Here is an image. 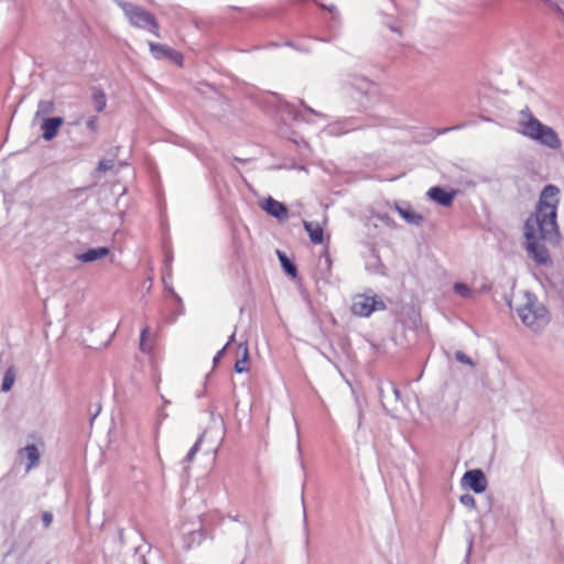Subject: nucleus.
<instances>
[{
    "mask_svg": "<svg viewBox=\"0 0 564 564\" xmlns=\"http://www.w3.org/2000/svg\"><path fill=\"white\" fill-rule=\"evenodd\" d=\"M21 455H25L28 459L26 470H30L32 467L36 466L40 460V453L35 445H28L20 451Z\"/></svg>",
    "mask_w": 564,
    "mask_h": 564,
    "instance_id": "13",
    "label": "nucleus"
},
{
    "mask_svg": "<svg viewBox=\"0 0 564 564\" xmlns=\"http://www.w3.org/2000/svg\"><path fill=\"white\" fill-rule=\"evenodd\" d=\"M518 131L522 135L553 150L560 149L562 145L561 139L555 130L542 123L529 110L520 112Z\"/></svg>",
    "mask_w": 564,
    "mask_h": 564,
    "instance_id": "2",
    "label": "nucleus"
},
{
    "mask_svg": "<svg viewBox=\"0 0 564 564\" xmlns=\"http://www.w3.org/2000/svg\"><path fill=\"white\" fill-rule=\"evenodd\" d=\"M95 108L98 112L104 111L107 105L106 95L101 90H97L93 96Z\"/></svg>",
    "mask_w": 564,
    "mask_h": 564,
    "instance_id": "19",
    "label": "nucleus"
},
{
    "mask_svg": "<svg viewBox=\"0 0 564 564\" xmlns=\"http://www.w3.org/2000/svg\"><path fill=\"white\" fill-rule=\"evenodd\" d=\"M235 371L237 373H243L249 371V354L246 347L242 350L241 358L235 362Z\"/></svg>",
    "mask_w": 564,
    "mask_h": 564,
    "instance_id": "18",
    "label": "nucleus"
},
{
    "mask_svg": "<svg viewBox=\"0 0 564 564\" xmlns=\"http://www.w3.org/2000/svg\"><path fill=\"white\" fill-rule=\"evenodd\" d=\"M108 253H109V249L108 248L99 247V248L87 250L86 252H84L80 256H78V259L82 262H93V261H96L98 259H102Z\"/></svg>",
    "mask_w": 564,
    "mask_h": 564,
    "instance_id": "12",
    "label": "nucleus"
},
{
    "mask_svg": "<svg viewBox=\"0 0 564 564\" xmlns=\"http://www.w3.org/2000/svg\"><path fill=\"white\" fill-rule=\"evenodd\" d=\"M278 257L281 262L283 270L292 278H296L297 269L296 265L285 256V253L278 251Z\"/></svg>",
    "mask_w": 564,
    "mask_h": 564,
    "instance_id": "15",
    "label": "nucleus"
},
{
    "mask_svg": "<svg viewBox=\"0 0 564 564\" xmlns=\"http://www.w3.org/2000/svg\"><path fill=\"white\" fill-rule=\"evenodd\" d=\"M517 313L524 325L533 330H539L547 325L549 312L535 296L524 295V302L517 307Z\"/></svg>",
    "mask_w": 564,
    "mask_h": 564,
    "instance_id": "3",
    "label": "nucleus"
},
{
    "mask_svg": "<svg viewBox=\"0 0 564 564\" xmlns=\"http://www.w3.org/2000/svg\"><path fill=\"white\" fill-rule=\"evenodd\" d=\"M454 290L457 294H459L463 297H468L470 295L469 288L464 283H455Z\"/></svg>",
    "mask_w": 564,
    "mask_h": 564,
    "instance_id": "22",
    "label": "nucleus"
},
{
    "mask_svg": "<svg viewBox=\"0 0 564 564\" xmlns=\"http://www.w3.org/2000/svg\"><path fill=\"white\" fill-rule=\"evenodd\" d=\"M551 10L562 14L564 17V1L563 0H541Z\"/></svg>",
    "mask_w": 564,
    "mask_h": 564,
    "instance_id": "21",
    "label": "nucleus"
},
{
    "mask_svg": "<svg viewBox=\"0 0 564 564\" xmlns=\"http://www.w3.org/2000/svg\"><path fill=\"white\" fill-rule=\"evenodd\" d=\"M463 482L476 494L484 492L487 488L486 477L480 469L466 471L463 477Z\"/></svg>",
    "mask_w": 564,
    "mask_h": 564,
    "instance_id": "7",
    "label": "nucleus"
},
{
    "mask_svg": "<svg viewBox=\"0 0 564 564\" xmlns=\"http://www.w3.org/2000/svg\"><path fill=\"white\" fill-rule=\"evenodd\" d=\"M117 3L122 9L127 19L133 26L147 29L153 35L160 37V25L151 12L130 2L118 1Z\"/></svg>",
    "mask_w": 564,
    "mask_h": 564,
    "instance_id": "4",
    "label": "nucleus"
},
{
    "mask_svg": "<svg viewBox=\"0 0 564 564\" xmlns=\"http://www.w3.org/2000/svg\"><path fill=\"white\" fill-rule=\"evenodd\" d=\"M398 212L402 216V218H404L409 223L419 224L422 220V216L413 212H409L400 207L398 208Z\"/></svg>",
    "mask_w": 564,
    "mask_h": 564,
    "instance_id": "20",
    "label": "nucleus"
},
{
    "mask_svg": "<svg viewBox=\"0 0 564 564\" xmlns=\"http://www.w3.org/2000/svg\"><path fill=\"white\" fill-rule=\"evenodd\" d=\"M55 109V104L53 100H40L37 104V109L35 112V117H42L51 115Z\"/></svg>",
    "mask_w": 564,
    "mask_h": 564,
    "instance_id": "17",
    "label": "nucleus"
},
{
    "mask_svg": "<svg viewBox=\"0 0 564 564\" xmlns=\"http://www.w3.org/2000/svg\"><path fill=\"white\" fill-rule=\"evenodd\" d=\"M149 47L155 58L159 59V58L164 57V58L171 59L178 66L183 65L184 58H183V55L178 51H175L174 48H172L167 45L153 43V42L149 43Z\"/></svg>",
    "mask_w": 564,
    "mask_h": 564,
    "instance_id": "6",
    "label": "nucleus"
},
{
    "mask_svg": "<svg viewBox=\"0 0 564 564\" xmlns=\"http://www.w3.org/2000/svg\"><path fill=\"white\" fill-rule=\"evenodd\" d=\"M558 204L560 189L555 185H546L540 194L534 213L525 220V250L538 264L551 263L545 243L558 240Z\"/></svg>",
    "mask_w": 564,
    "mask_h": 564,
    "instance_id": "1",
    "label": "nucleus"
},
{
    "mask_svg": "<svg viewBox=\"0 0 564 564\" xmlns=\"http://www.w3.org/2000/svg\"><path fill=\"white\" fill-rule=\"evenodd\" d=\"M15 368L13 366H10L7 371L4 372L1 390L3 392H8L12 389L14 381H15Z\"/></svg>",
    "mask_w": 564,
    "mask_h": 564,
    "instance_id": "16",
    "label": "nucleus"
},
{
    "mask_svg": "<svg viewBox=\"0 0 564 564\" xmlns=\"http://www.w3.org/2000/svg\"><path fill=\"white\" fill-rule=\"evenodd\" d=\"M460 502L465 506H475V499L470 495H463Z\"/></svg>",
    "mask_w": 564,
    "mask_h": 564,
    "instance_id": "26",
    "label": "nucleus"
},
{
    "mask_svg": "<svg viewBox=\"0 0 564 564\" xmlns=\"http://www.w3.org/2000/svg\"><path fill=\"white\" fill-rule=\"evenodd\" d=\"M86 124H87L88 129H90L91 131L96 132L97 128H98V119H97V117L93 116V117L88 118L87 121H86Z\"/></svg>",
    "mask_w": 564,
    "mask_h": 564,
    "instance_id": "25",
    "label": "nucleus"
},
{
    "mask_svg": "<svg viewBox=\"0 0 564 564\" xmlns=\"http://www.w3.org/2000/svg\"><path fill=\"white\" fill-rule=\"evenodd\" d=\"M304 229L308 234L310 240L313 245H321L324 241V227L316 221H303Z\"/></svg>",
    "mask_w": 564,
    "mask_h": 564,
    "instance_id": "11",
    "label": "nucleus"
},
{
    "mask_svg": "<svg viewBox=\"0 0 564 564\" xmlns=\"http://www.w3.org/2000/svg\"><path fill=\"white\" fill-rule=\"evenodd\" d=\"M220 355H221V351H218V356L215 358V361L219 358Z\"/></svg>",
    "mask_w": 564,
    "mask_h": 564,
    "instance_id": "28",
    "label": "nucleus"
},
{
    "mask_svg": "<svg viewBox=\"0 0 564 564\" xmlns=\"http://www.w3.org/2000/svg\"><path fill=\"white\" fill-rule=\"evenodd\" d=\"M64 120L61 117L44 118L41 122V131L44 140H52L57 133L59 128L63 126Z\"/></svg>",
    "mask_w": 564,
    "mask_h": 564,
    "instance_id": "9",
    "label": "nucleus"
},
{
    "mask_svg": "<svg viewBox=\"0 0 564 564\" xmlns=\"http://www.w3.org/2000/svg\"><path fill=\"white\" fill-rule=\"evenodd\" d=\"M455 357H456V359H457L459 362H462V364H466V365H469V366H473V361H471V359H470L466 354H464V352H462V351H457V352L455 354Z\"/></svg>",
    "mask_w": 564,
    "mask_h": 564,
    "instance_id": "24",
    "label": "nucleus"
},
{
    "mask_svg": "<svg viewBox=\"0 0 564 564\" xmlns=\"http://www.w3.org/2000/svg\"><path fill=\"white\" fill-rule=\"evenodd\" d=\"M200 441H197L186 455L185 462L191 463L199 449Z\"/></svg>",
    "mask_w": 564,
    "mask_h": 564,
    "instance_id": "23",
    "label": "nucleus"
},
{
    "mask_svg": "<svg viewBox=\"0 0 564 564\" xmlns=\"http://www.w3.org/2000/svg\"><path fill=\"white\" fill-rule=\"evenodd\" d=\"M386 308L383 301L378 300L376 295L357 294L352 299L351 313L359 317H368L375 311Z\"/></svg>",
    "mask_w": 564,
    "mask_h": 564,
    "instance_id": "5",
    "label": "nucleus"
},
{
    "mask_svg": "<svg viewBox=\"0 0 564 564\" xmlns=\"http://www.w3.org/2000/svg\"><path fill=\"white\" fill-rule=\"evenodd\" d=\"M139 348L142 352L151 354L154 348V341L150 338V327L144 326L141 330Z\"/></svg>",
    "mask_w": 564,
    "mask_h": 564,
    "instance_id": "14",
    "label": "nucleus"
},
{
    "mask_svg": "<svg viewBox=\"0 0 564 564\" xmlns=\"http://www.w3.org/2000/svg\"><path fill=\"white\" fill-rule=\"evenodd\" d=\"M456 191L447 192L442 187L435 186L429 189L427 195L431 199L442 206H451L456 196Z\"/></svg>",
    "mask_w": 564,
    "mask_h": 564,
    "instance_id": "10",
    "label": "nucleus"
},
{
    "mask_svg": "<svg viewBox=\"0 0 564 564\" xmlns=\"http://www.w3.org/2000/svg\"><path fill=\"white\" fill-rule=\"evenodd\" d=\"M260 206L267 214L272 217H275L280 220H284L288 218L289 213L284 204L275 200L272 197H268L260 203Z\"/></svg>",
    "mask_w": 564,
    "mask_h": 564,
    "instance_id": "8",
    "label": "nucleus"
},
{
    "mask_svg": "<svg viewBox=\"0 0 564 564\" xmlns=\"http://www.w3.org/2000/svg\"><path fill=\"white\" fill-rule=\"evenodd\" d=\"M43 522L45 527H48L53 520V517L50 512H44L42 516Z\"/></svg>",
    "mask_w": 564,
    "mask_h": 564,
    "instance_id": "27",
    "label": "nucleus"
}]
</instances>
